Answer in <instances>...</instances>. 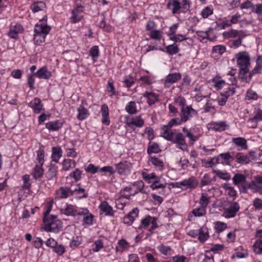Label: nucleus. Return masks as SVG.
Returning a JSON list of instances; mask_svg holds the SVG:
<instances>
[{"label": "nucleus", "mask_w": 262, "mask_h": 262, "mask_svg": "<svg viewBox=\"0 0 262 262\" xmlns=\"http://www.w3.org/2000/svg\"><path fill=\"white\" fill-rule=\"evenodd\" d=\"M229 126L226 121H212L208 124V128L216 132H223L228 128Z\"/></svg>", "instance_id": "nucleus-10"}, {"label": "nucleus", "mask_w": 262, "mask_h": 262, "mask_svg": "<svg viewBox=\"0 0 262 262\" xmlns=\"http://www.w3.org/2000/svg\"><path fill=\"white\" fill-rule=\"evenodd\" d=\"M159 146L158 144L152 143L148 146L147 152L149 154L151 153H158L159 151Z\"/></svg>", "instance_id": "nucleus-47"}, {"label": "nucleus", "mask_w": 262, "mask_h": 262, "mask_svg": "<svg viewBox=\"0 0 262 262\" xmlns=\"http://www.w3.org/2000/svg\"><path fill=\"white\" fill-rule=\"evenodd\" d=\"M61 228V223L59 220L54 221V223L50 224L48 227H45V230L48 232H58Z\"/></svg>", "instance_id": "nucleus-28"}, {"label": "nucleus", "mask_w": 262, "mask_h": 262, "mask_svg": "<svg viewBox=\"0 0 262 262\" xmlns=\"http://www.w3.org/2000/svg\"><path fill=\"white\" fill-rule=\"evenodd\" d=\"M30 8L33 13H36L45 10L46 8V5L42 1H37L32 4Z\"/></svg>", "instance_id": "nucleus-19"}, {"label": "nucleus", "mask_w": 262, "mask_h": 262, "mask_svg": "<svg viewBox=\"0 0 262 262\" xmlns=\"http://www.w3.org/2000/svg\"><path fill=\"white\" fill-rule=\"evenodd\" d=\"M143 96L147 98V102L150 105L154 104L158 100L157 96L153 93L146 92Z\"/></svg>", "instance_id": "nucleus-31"}, {"label": "nucleus", "mask_w": 262, "mask_h": 262, "mask_svg": "<svg viewBox=\"0 0 262 262\" xmlns=\"http://www.w3.org/2000/svg\"><path fill=\"white\" fill-rule=\"evenodd\" d=\"M202 162L204 163V166L206 167H212L217 164L216 157L212 158L211 160L209 161H207L205 159L202 160Z\"/></svg>", "instance_id": "nucleus-55"}, {"label": "nucleus", "mask_w": 262, "mask_h": 262, "mask_svg": "<svg viewBox=\"0 0 262 262\" xmlns=\"http://www.w3.org/2000/svg\"><path fill=\"white\" fill-rule=\"evenodd\" d=\"M235 88H232V89L229 88L228 91H227L225 92V95L222 96L221 98H219L218 100V104L220 106H224L225 105L228 97L230 96L233 95L235 93Z\"/></svg>", "instance_id": "nucleus-23"}, {"label": "nucleus", "mask_w": 262, "mask_h": 262, "mask_svg": "<svg viewBox=\"0 0 262 262\" xmlns=\"http://www.w3.org/2000/svg\"><path fill=\"white\" fill-rule=\"evenodd\" d=\"M44 150L40 148L37 151V155L36 159L39 163L38 165H43L44 163Z\"/></svg>", "instance_id": "nucleus-48"}, {"label": "nucleus", "mask_w": 262, "mask_h": 262, "mask_svg": "<svg viewBox=\"0 0 262 262\" xmlns=\"http://www.w3.org/2000/svg\"><path fill=\"white\" fill-rule=\"evenodd\" d=\"M42 166V165L37 164L34 168L32 174L35 179H37L42 177L44 170Z\"/></svg>", "instance_id": "nucleus-29"}, {"label": "nucleus", "mask_w": 262, "mask_h": 262, "mask_svg": "<svg viewBox=\"0 0 262 262\" xmlns=\"http://www.w3.org/2000/svg\"><path fill=\"white\" fill-rule=\"evenodd\" d=\"M254 252L257 254H262V241L256 240L253 246Z\"/></svg>", "instance_id": "nucleus-45"}, {"label": "nucleus", "mask_w": 262, "mask_h": 262, "mask_svg": "<svg viewBox=\"0 0 262 262\" xmlns=\"http://www.w3.org/2000/svg\"><path fill=\"white\" fill-rule=\"evenodd\" d=\"M232 181L234 185L236 186L241 185L244 189H246V187L245 185L246 182V177L245 175L241 173H236L233 177Z\"/></svg>", "instance_id": "nucleus-16"}, {"label": "nucleus", "mask_w": 262, "mask_h": 262, "mask_svg": "<svg viewBox=\"0 0 262 262\" xmlns=\"http://www.w3.org/2000/svg\"><path fill=\"white\" fill-rule=\"evenodd\" d=\"M152 221V217L148 215L146 216L144 219H143L141 220V225H140V227H147L150 224V222Z\"/></svg>", "instance_id": "nucleus-61"}, {"label": "nucleus", "mask_w": 262, "mask_h": 262, "mask_svg": "<svg viewBox=\"0 0 262 262\" xmlns=\"http://www.w3.org/2000/svg\"><path fill=\"white\" fill-rule=\"evenodd\" d=\"M209 236L208 230L206 227H202L199 230L198 239L200 243H204Z\"/></svg>", "instance_id": "nucleus-22"}, {"label": "nucleus", "mask_w": 262, "mask_h": 262, "mask_svg": "<svg viewBox=\"0 0 262 262\" xmlns=\"http://www.w3.org/2000/svg\"><path fill=\"white\" fill-rule=\"evenodd\" d=\"M226 51V47L222 45H217L213 47L212 52L221 55Z\"/></svg>", "instance_id": "nucleus-54"}, {"label": "nucleus", "mask_w": 262, "mask_h": 262, "mask_svg": "<svg viewBox=\"0 0 262 262\" xmlns=\"http://www.w3.org/2000/svg\"><path fill=\"white\" fill-rule=\"evenodd\" d=\"M125 110L129 114H136L137 112L136 103L134 101L129 102L126 106Z\"/></svg>", "instance_id": "nucleus-40"}, {"label": "nucleus", "mask_w": 262, "mask_h": 262, "mask_svg": "<svg viewBox=\"0 0 262 262\" xmlns=\"http://www.w3.org/2000/svg\"><path fill=\"white\" fill-rule=\"evenodd\" d=\"M234 158L236 162L241 164H246L249 163L250 161L248 156L244 155L241 152L237 153L235 155Z\"/></svg>", "instance_id": "nucleus-27"}, {"label": "nucleus", "mask_w": 262, "mask_h": 262, "mask_svg": "<svg viewBox=\"0 0 262 262\" xmlns=\"http://www.w3.org/2000/svg\"><path fill=\"white\" fill-rule=\"evenodd\" d=\"M58 172L57 166L55 165H51L48 170L45 174L46 179L44 180V182H47L49 184V187L54 185L56 183L57 173Z\"/></svg>", "instance_id": "nucleus-6"}, {"label": "nucleus", "mask_w": 262, "mask_h": 262, "mask_svg": "<svg viewBox=\"0 0 262 262\" xmlns=\"http://www.w3.org/2000/svg\"><path fill=\"white\" fill-rule=\"evenodd\" d=\"M262 69V58L261 56H258L256 60V66L252 71V74L259 73Z\"/></svg>", "instance_id": "nucleus-42"}, {"label": "nucleus", "mask_w": 262, "mask_h": 262, "mask_svg": "<svg viewBox=\"0 0 262 262\" xmlns=\"http://www.w3.org/2000/svg\"><path fill=\"white\" fill-rule=\"evenodd\" d=\"M172 6L173 8L172 9V13L173 14L179 13V11L182 8L180 5V2L178 0H173L172 2L167 3V8L170 9V7Z\"/></svg>", "instance_id": "nucleus-30"}, {"label": "nucleus", "mask_w": 262, "mask_h": 262, "mask_svg": "<svg viewBox=\"0 0 262 262\" xmlns=\"http://www.w3.org/2000/svg\"><path fill=\"white\" fill-rule=\"evenodd\" d=\"M99 208L100 209V210L102 212L104 213L106 215H114V211L112 207L106 202H102L99 206Z\"/></svg>", "instance_id": "nucleus-24"}, {"label": "nucleus", "mask_w": 262, "mask_h": 262, "mask_svg": "<svg viewBox=\"0 0 262 262\" xmlns=\"http://www.w3.org/2000/svg\"><path fill=\"white\" fill-rule=\"evenodd\" d=\"M183 131L184 133L186 134V136L188 137L191 141L193 142H195L199 139L200 135L194 136L193 135L188 129H187L185 127L183 128Z\"/></svg>", "instance_id": "nucleus-53"}, {"label": "nucleus", "mask_w": 262, "mask_h": 262, "mask_svg": "<svg viewBox=\"0 0 262 262\" xmlns=\"http://www.w3.org/2000/svg\"><path fill=\"white\" fill-rule=\"evenodd\" d=\"M90 54L93 58H97L99 55L98 47L97 46H93L90 51Z\"/></svg>", "instance_id": "nucleus-62"}, {"label": "nucleus", "mask_w": 262, "mask_h": 262, "mask_svg": "<svg viewBox=\"0 0 262 262\" xmlns=\"http://www.w3.org/2000/svg\"><path fill=\"white\" fill-rule=\"evenodd\" d=\"M61 157V149L60 147H53L52 158L53 161L58 162Z\"/></svg>", "instance_id": "nucleus-35"}, {"label": "nucleus", "mask_w": 262, "mask_h": 262, "mask_svg": "<svg viewBox=\"0 0 262 262\" xmlns=\"http://www.w3.org/2000/svg\"><path fill=\"white\" fill-rule=\"evenodd\" d=\"M43 219L45 224V227H49L50 224H52V223H54V221L58 220L57 216L53 215H50V217Z\"/></svg>", "instance_id": "nucleus-50"}, {"label": "nucleus", "mask_w": 262, "mask_h": 262, "mask_svg": "<svg viewBox=\"0 0 262 262\" xmlns=\"http://www.w3.org/2000/svg\"><path fill=\"white\" fill-rule=\"evenodd\" d=\"M182 75L180 73L169 74L165 78L164 86L165 88H169L170 85L181 79Z\"/></svg>", "instance_id": "nucleus-12"}, {"label": "nucleus", "mask_w": 262, "mask_h": 262, "mask_svg": "<svg viewBox=\"0 0 262 262\" xmlns=\"http://www.w3.org/2000/svg\"><path fill=\"white\" fill-rule=\"evenodd\" d=\"M170 39L176 42H181L183 40H186L187 37L186 35L177 34L170 36Z\"/></svg>", "instance_id": "nucleus-57"}, {"label": "nucleus", "mask_w": 262, "mask_h": 262, "mask_svg": "<svg viewBox=\"0 0 262 262\" xmlns=\"http://www.w3.org/2000/svg\"><path fill=\"white\" fill-rule=\"evenodd\" d=\"M211 180L207 174H205L203 178L202 179L200 184L202 186H207L211 184Z\"/></svg>", "instance_id": "nucleus-59"}, {"label": "nucleus", "mask_w": 262, "mask_h": 262, "mask_svg": "<svg viewBox=\"0 0 262 262\" xmlns=\"http://www.w3.org/2000/svg\"><path fill=\"white\" fill-rule=\"evenodd\" d=\"M232 142L237 147H240V149L244 150L248 148L247 140L243 137L234 138L232 139Z\"/></svg>", "instance_id": "nucleus-17"}, {"label": "nucleus", "mask_w": 262, "mask_h": 262, "mask_svg": "<svg viewBox=\"0 0 262 262\" xmlns=\"http://www.w3.org/2000/svg\"><path fill=\"white\" fill-rule=\"evenodd\" d=\"M76 165L75 161L70 159H65L63 161V169L65 171L69 170Z\"/></svg>", "instance_id": "nucleus-37"}, {"label": "nucleus", "mask_w": 262, "mask_h": 262, "mask_svg": "<svg viewBox=\"0 0 262 262\" xmlns=\"http://www.w3.org/2000/svg\"><path fill=\"white\" fill-rule=\"evenodd\" d=\"M74 190V194L79 195V198H85L88 196L87 193L85 192V190L83 188H80L79 186L77 188L73 189Z\"/></svg>", "instance_id": "nucleus-46"}, {"label": "nucleus", "mask_w": 262, "mask_h": 262, "mask_svg": "<svg viewBox=\"0 0 262 262\" xmlns=\"http://www.w3.org/2000/svg\"><path fill=\"white\" fill-rule=\"evenodd\" d=\"M74 194V190L73 188L68 187H61L56 191L55 192V199H66L69 197L70 195H72Z\"/></svg>", "instance_id": "nucleus-7"}, {"label": "nucleus", "mask_w": 262, "mask_h": 262, "mask_svg": "<svg viewBox=\"0 0 262 262\" xmlns=\"http://www.w3.org/2000/svg\"><path fill=\"white\" fill-rule=\"evenodd\" d=\"M209 203V198L206 193H202L200 200V207L206 209V208Z\"/></svg>", "instance_id": "nucleus-39"}, {"label": "nucleus", "mask_w": 262, "mask_h": 262, "mask_svg": "<svg viewBox=\"0 0 262 262\" xmlns=\"http://www.w3.org/2000/svg\"><path fill=\"white\" fill-rule=\"evenodd\" d=\"M237 64L240 68V73L245 74L249 72L250 67V56L246 51H242L235 56Z\"/></svg>", "instance_id": "nucleus-3"}, {"label": "nucleus", "mask_w": 262, "mask_h": 262, "mask_svg": "<svg viewBox=\"0 0 262 262\" xmlns=\"http://www.w3.org/2000/svg\"><path fill=\"white\" fill-rule=\"evenodd\" d=\"M197 182L194 177H191L188 179L184 180L182 181L176 182L173 184V186L180 187L181 185L186 186L187 188H193L197 185Z\"/></svg>", "instance_id": "nucleus-14"}, {"label": "nucleus", "mask_w": 262, "mask_h": 262, "mask_svg": "<svg viewBox=\"0 0 262 262\" xmlns=\"http://www.w3.org/2000/svg\"><path fill=\"white\" fill-rule=\"evenodd\" d=\"M103 247V244L102 241L99 239L95 242L93 245V250L94 252H98Z\"/></svg>", "instance_id": "nucleus-58"}, {"label": "nucleus", "mask_w": 262, "mask_h": 262, "mask_svg": "<svg viewBox=\"0 0 262 262\" xmlns=\"http://www.w3.org/2000/svg\"><path fill=\"white\" fill-rule=\"evenodd\" d=\"M28 105L33 110V112L35 114H39L41 111H44L41 101L37 97L34 98L28 103Z\"/></svg>", "instance_id": "nucleus-11"}, {"label": "nucleus", "mask_w": 262, "mask_h": 262, "mask_svg": "<svg viewBox=\"0 0 262 262\" xmlns=\"http://www.w3.org/2000/svg\"><path fill=\"white\" fill-rule=\"evenodd\" d=\"M142 177L144 180L146 181H148L150 182L151 180H156L157 179H160L159 177H158L155 173H151L149 174H147L145 172H142Z\"/></svg>", "instance_id": "nucleus-51"}, {"label": "nucleus", "mask_w": 262, "mask_h": 262, "mask_svg": "<svg viewBox=\"0 0 262 262\" xmlns=\"http://www.w3.org/2000/svg\"><path fill=\"white\" fill-rule=\"evenodd\" d=\"M225 38H237L230 41V47L234 49L237 48L242 45V39L246 36V34L243 30H237L231 29L229 31H225L223 33Z\"/></svg>", "instance_id": "nucleus-2"}, {"label": "nucleus", "mask_w": 262, "mask_h": 262, "mask_svg": "<svg viewBox=\"0 0 262 262\" xmlns=\"http://www.w3.org/2000/svg\"><path fill=\"white\" fill-rule=\"evenodd\" d=\"M149 161L156 167L162 170L164 167V163L162 160L156 157H151L149 159Z\"/></svg>", "instance_id": "nucleus-36"}, {"label": "nucleus", "mask_w": 262, "mask_h": 262, "mask_svg": "<svg viewBox=\"0 0 262 262\" xmlns=\"http://www.w3.org/2000/svg\"><path fill=\"white\" fill-rule=\"evenodd\" d=\"M117 172L122 174H125L129 171V163L127 161L121 162L115 164Z\"/></svg>", "instance_id": "nucleus-18"}, {"label": "nucleus", "mask_w": 262, "mask_h": 262, "mask_svg": "<svg viewBox=\"0 0 262 262\" xmlns=\"http://www.w3.org/2000/svg\"><path fill=\"white\" fill-rule=\"evenodd\" d=\"M239 209L240 206L237 202H228L223 208V216L227 219L233 218Z\"/></svg>", "instance_id": "nucleus-5"}, {"label": "nucleus", "mask_w": 262, "mask_h": 262, "mask_svg": "<svg viewBox=\"0 0 262 262\" xmlns=\"http://www.w3.org/2000/svg\"><path fill=\"white\" fill-rule=\"evenodd\" d=\"M250 189L253 192L262 191V177H256L255 181H252L246 187V189Z\"/></svg>", "instance_id": "nucleus-9"}, {"label": "nucleus", "mask_w": 262, "mask_h": 262, "mask_svg": "<svg viewBox=\"0 0 262 262\" xmlns=\"http://www.w3.org/2000/svg\"><path fill=\"white\" fill-rule=\"evenodd\" d=\"M216 158L217 164L221 163L225 165H230L234 160V158L229 152L221 154Z\"/></svg>", "instance_id": "nucleus-13"}, {"label": "nucleus", "mask_w": 262, "mask_h": 262, "mask_svg": "<svg viewBox=\"0 0 262 262\" xmlns=\"http://www.w3.org/2000/svg\"><path fill=\"white\" fill-rule=\"evenodd\" d=\"M82 243V239L81 237L77 236L71 241L70 246L73 248L75 249L79 246Z\"/></svg>", "instance_id": "nucleus-49"}, {"label": "nucleus", "mask_w": 262, "mask_h": 262, "mask_svg": "<svg viewBox=\"0 0 262 262\" xmlns=\"http://www.w3.org/2000/svg\"><path fill=\"white\" fill-rule=\"evenodd\" d=\"M191 213L195 217H200L204 216L206 213V209L201 207L193 209Z\"/></svg>", "instance_id": "nucleus-43"}, {"label": "nucleus", "mask_w": 262, "mask_h": 262, "mask_svg": "<svg viewBox=\"0 0 262 262\" xmlns=\"http://www.w3.org/2000/svg\"><path fill=\"white\" fill-rule=\"evenodd\" d=\"M53 251L58 255H62L65 252V248L62 245H58L55 246L53 248Z\"/></svg>", "instance_id": "nucleus-60"}, {"label": "nucleus", "mask_w": 262, "mask_h": 262, "mask_svg": "<svg viewBox=\"0 0 262 262\" xmlns=\"http://www.w3.org/2000/svg\"><path fill=\"white\" fill-rule=\"evenodd\" d=\"M34 75L40 79H48L51 77V73L46 67H42L39 69Z\"/></svg>", "instance_id": "nucleus-21"}, {"label": "nucleus", "mask_w": 262, "mask_h": 262, "mask_svg": "<svg viewBox=\"0 0 262 262\" xmlns=\"http://www.w3.org/2000/svg\"><path fill=\"white\" fill-rule=\"evenodd\" d=\"M82 12H79L76 10H73L72 12V15L71 17L72 22L75 23L80 21L82 19Z\"/></svg>", "instance_id": "nucleus-41"}, {"label": "nucleus", "mask_w": 262, "mask_h": 262, "mask_svg": "<svg viewBox=\"0 0 262 262\" xmlns=\"http://www.w3.org/2000/svg\"><path fill=\"white\" fill-rule=\"evenodd\" d=\"M163 32L161 30H151L150 32L149 36L151 39L155 40H160L162 38Z\"/></svg>", "instance_id": "nucleus-44"}, {"label": "nucleus", "mask_w": 262, "mask_h": 262, "mask_svg": "<svg viewBox=\"0 0 262 262\" xmlns=\"http://www.w3.org/2000/svg\"><path fill=\"white\" fill-rule=\"evenodd\" d=\"M166 50V52L169 55L176 54L179 52V49L176 43L167 46Z\"/></svg>", "instance_id": "nucleus-38"}, {"label": "nucleus", "mask_w": 262, "mask_h": 262, "mask_svg": "<svg viewBox=\"0 0 262 262\" xmlns=\"http://www.w3.org/2000/svg\"><path fill=\"white\" fill-rule=\"evenodd\" d=\"M184 122L182 118H173L167 124L162 127L161 129V136L166 140L171 141L177 144V147L183 151H188V146L186 142L185 137L182 133L177 132L171 129L174 125H180Z\"/></svg>", "instance_id": "nucleus-1"}, {"label": "nucleus", "mask_w": 262, "mask_h": 262, "mask_svg": "<svg viewBox=\"0 0 262 262\" xmlns=\"http://www.w3.org/2000/svg\"><path fill=\"white\" fill-rule=\"evenodd\" d=\"M78 114L77 115V119L79 120L85 119L89 115L87 109L81 105L78 108Z\"/></svg>", "instance_id": "nucleus-33"}, {"label": "nucleus", "mask_w": 262, "mask_h": 262, "mask_svg": "<svg viewBox=\"0 0 262 262\" xmlns=\"http://www.w3.org/2000/svg\"><path fill=\"white\" fill-rule=\"evenodd\" d=\"M187 258L183 255H176L173 256L169 262H186Z\"/></svg>", "instance_id": "nucleus-64"}, {"label": "nucleus", "mask_w": 262, "mask_h": 262, "mask_svg": "<svg viewBox=\"0 0 262 262\" xmlns=\"http://www.w3.org/2000/svg\"><path fill=\"white\" fill-rule=\"evenodd\" d=\"M258 97L257 94L253 90L250 89L246 93V98L248 100H257Z\"/></svg>", "instance_id": "nucleus-52"}, {"label": "nucleus", "mask_w": 262, "mask_h": 262, "mask_svg": "<svg viewBox=\"0 0 262 262\" xmlns=\"http://www.w3.org/2000/svg\"><path fill=\"white\" fill-rule=\"evenodd\" d=\"M129 247V244L125 239H121L118 241L116 250L117 252H122L127 250Z\"/></svg>", "instance_id": "nucleus-26"}, {"label": "nucleus", "mask_w": 262, "mask_h": 262, "mask_svg": "<svg viewBox=\"0 0 262 262\" xmlns=\"http://www.w3.org/2000/svg\"><path fill=\"white\" fill-rule=\"evenodd\" d=\"M50 30V27L47 25L42 24L36 25L34 28V43L39 46L44 42L46 37Z\"/></svg>", "instance_id": "nucleus-4"}, {"label": "nucleus", "mask_w": 262, "mask_h": 262, "mask_svg": "<svg viewBox=\"0 0 262 262\" xmlns=\"http://www.w3.org/2000/svg\"><path fill=\"white\" fill-rule=\"evenodd\" d=\"M249 121L258 122L262 121V110H258L255 115L249 119Z\"/></svg>", "instance_id": "nucleus-63"}, {"label": "nucleus", "mask_w": 262, "mask_h": 262, "mask_svg": "<svg viewBox=\"0 0 262 262\" xmlns=\"http://www.w3.org/2000/svg\"><path fill=\"white\" fill-rule=\"evenodd\" d=\"M198 115V112L192 108L191 106H183L181 108V117L184 122H186L193 116Z\"/></svg>", "instance_id": "nucleus-8"}, {"label": "nucleus", "mask_w": 262, "mask_h": 262, "mask_svg": "<svg viewBox=\"0 0 262 262\" xmlns=\"http://www.w3.org/2000/svg\"><path fill=\"white\" fill-rule=\"evenodd\" d=\"M76 208L72 205H68L64 209H62L63 213L68 216H75Z\"/></svg>", "instance_id": "nucleus-34"}, {"label": "nucleus", "mask_w": 262, "mask_h": 262, "mask_svg": "<svg viewBox=\"0 0 262 262\" xmlns=\"http://www.w3.org/2000/svg\"><path fill=\"white\" fill-rule=\"evenodd\" d=\"M126 124L128 127L130 128H133L134 125L138 127H141L144 124V121L140 116H138L128 120Z\"/></svg>", "instance_id": "nucleus-15"}, {"label": "nucleus", "mask_w": 262, "mask_h": 262, "mask_svg": "<svg viewBox=\"0 0 262 262\" xmlns=\"http://www.w3.org/2000/svg\"><path fill=\"white\" fill-rule=\"evenodd\" d=\"M23 181L24 182L22 187L24 189H28L30 186V176L28 174H25L23 177Z\"/></svg>", "instance_id": "nucleus-56"}, {"label": "nucleus", "mask_w": 262, "mask_h": 262, "mask_svg": "<svg viewBox=\"0 0 262 262\" xmlns=\"http://www.w3.org/2000/svg\"><path fill=\"white\" fill-rule=\"evenodd\" d=\"M108 111V108L106 104H104L101 106V112L102 117V122L103 124H104L106 125H108L110 123Z\"/></svg>", "instance_id": "nucleus-20"}, {"label": "nucleus", "mask_w": 262, "mask_h": 262, "mask_svg": "<svg viewBox=\"0 0 262 262\" xmlns=\"http://www.w3.org/2000/svg\"><path fill=\"white\" fill-rule=\"evenodd\" d=\"M62 126V123L58 121H52L47 123L46 127L50 130H57Z\"/></svg>", "instance_id": "nucleus-32"}, {"label": "nucleus", "mask_w": 262, "mask_h": 262, "mask_svg": "<svg viewBox=\"0 0 262 262\" xmlns=\"http://www.w3.org/2000/svg\"><path fill=\"white\" fill-rule=\"evenodd\" d=\"M23 28L20 25H16L10 29L8 33L9 36L12 38H17L18 34L22 32Z\"/></svg>", "instance_id": "nucleus-25"}]
</instances>
